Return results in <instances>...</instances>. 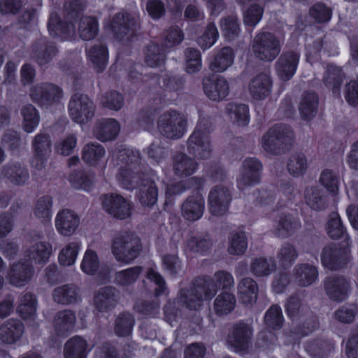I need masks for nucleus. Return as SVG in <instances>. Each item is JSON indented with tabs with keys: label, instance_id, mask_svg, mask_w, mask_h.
<instances>
[{
	"label": "nucleus",
	"instance_id": "423d86ee",
	"mask_svg": "<svg viewBox=\"0 0 358 358\" xmlns=\"http://www.w3.org/2000/svg\"><path fill=\"white\" fill-rule=\"evenodd\" d=\"M293 137L290 128L283 125H275L262 136L261 145L268 153L277 155L284 149Z\"/></svg>",
	"mask_w": 358,
	"mask_h": 358
},
{
	"label": "nucleus",
	"instance_id": "6e6d98bb",
	"mask_svg": "<svg viewBox=\"0 0 358 358\" xmlns=\"http://www.w3.org/2000/svg\"><path fill=\"white\" fill-rule=\"evenodd\" d=\"M287 170L294 177L303 175L308 167L307 158L302 153L292 155L287 162Z\"/></svg>",
	"mask_w": 358,
	"mask_h": 358
},
{
	"label": "nucleus",
	"instance_id": "de8ad7c7",
	"mask_svg": "<svg viewBox=\"0 0 358 358\" xmlns=\"http://www.w3.org/2000/svg\"><path fill=\"white\" fill-rule=\"evenodd\" d=\"M94 176L83 171H75L71 173L69 180L71 185L77 189L90 191L93 185Z\"/></svg>",
	"mask_w": 358,
	"mask_h": 358
},
{
	"label": "nucleus",
	"instance_id": "680f3d73",
	"mask_svg": "<svg viewBox=\"0 0 358 358\" xmlns=\"http://www.w3.org/2000/svg\"><path fill=\"white\" fill-rule=\"evenodd\" d=\"M164 268L171 275L177 276L183 272V266L181 261L176 254H166L162 257Z\"/></svg>",
	"mask_w": 358,
	"mask_h": 358
},
{
	"label": "nucleus",
	"instance_id": "bb28decb",
	"mask_svg": "<svg viewBox=\"0 0 358 358\" xmlns=\"http://www.w3.org/2000/svg\"><path fill=\"white\" fill-rule=\"evenodd\" d=\"M118 300V292L111 286L100 288L94 294V305L100 311L115 307Z\"/></svg>",
	"mask_w": 358,
	"mask_h": 358
},
{
	"label": "nucleus",
	"instance_id": "774afa93",
	"mask_svg": "<svg viewBox=\"0 0 358 358\" xmlns=\"http://www.w3.org/2000/svg\"><path fill=\"white\" fill-rule=\"evenodd\" d=\"M77 145V137L73 134H70L61 138L55 145L56 151L62 155H70Z\"/></svg>",
	"mask_w": 358,
	"mask_h": 358
},
{
	"label": "nucleus",
	"instance_id": "b1692460",
	"mask_svg": "<svg viewBox=\"0 0 358 358\" xmlns=\"http://www.w3.org/2000/svg\"><path fill=\"white\" fill-rule=\"evenodd\" d=\"M120 131V126L116 120L106 118L96 122L92 134L98 140L105 142L115 139Z\"/></svg>",
	"mask_w": 358,
	"mask_h": 358
},
{
	"label": "nucleus",
	"instance_id": "7ed1b4c3",
	"mask_svg": "<svg viewBox=\"0 0 358 358\" xmlns=\"http://www.w3.org/2000/svg\"><path fill=\"white\" fill-rule=\"evenodd\" d=\"M141 249L139 238L131 233H119L113 238L111 252L120 263L131 264L138 256Z\"/></svg>",
	"mask_w": 358,
	"mask_h": 358
},
{
	"label": "nucleus",
	"instance_id": "864d4df0",
	"mask_svg": "<svg viewBox=\"0 0 358 358\" xmlns=\"http://www.w3.org/2000/svg\"><path fill=\"white\" fill-rule=\"evenodd\" d=\"M99 27L96 18L93 17H83L79 23L78 31L80 38L85 41L93 39L98 34Z\"/></svg>",
	"mask_w": 358,
	"mask_h": 358
},
{
	"label": "nucleus",
	"instance_id": "603ef678",
	"mask_svg": "<svg viewBox=\"0 0 358 358\" xmlns=\"http://www.w3.org/2000/svg\"><path fill=\"white\" fill-rule=\"evenodd\" d=\"M236 303V298L232 294L223 292L216 297L214 301V310L217 315H227L234 310Z\"/></svg>",
	"mask_w": 358,
	"mask_h": 358
},
{
	"label": "nucleus",
	"instance_id": "58836bf2",
	"mask_svg": "<svg viewBox=\"0 0 358 358\" xmlns=\"http://www.w3.org/2000/svg\"><path fill=\"white\" fill-rule=\"evenodd\" d=\"M304 196L307 205L314 210H323L327 207V198L317 186L307 187Z\"/></svg>",
	"mask_w": 358,
	"mask_h": 358
},
{
	"label": "nucleus",
	"instance_id": "0e129e2a",
	"mask_svg": "<svg viewBox=\"0 0 358 358\" xmlns=\"http://www.w3.org/2000/svg\"><path fill=\"white\" fill-rule=\"evenodd\" d=\"M186 71L193 73L199 71L201 68V55L199 50L187 48L185 50Z\"/></svg>",
	"mask_w": 358,
	"mask_h": 358
},
{
	"label": "nucleus",
	"instance_id": "5fc2aeb1",
	"mask_svg": "<svg viewBox=\"0 0 358 358\" xmlns=\"http://www.w3.org/2000/svg\"><path fill=\"white\" fill-rule=\"evenodd\" d=\"M320 184L331 194L337 195L339 192V177L338 174L331 169L323 170L320 176Z\"/></svg>",
	"mask_w": 358,
	"mask_h": 358
},
{
	"label": "nucleus",
	"instance_id": "5701e85b",
	"mask_svg": "<svg viewBox=\"0 0 358 358\" xmlns=\"http://www.w3.org/2000/svg\"><path fill=\"white\" fill-rule=\"evenodd\" d=\"M4 178L16 185H24L29 178V171L20 162L11 161L0 171V178Z\"/></svg>",
	"mask_w": 358,
	"mask_h": 358
},
{
	"label": "nucleus",
	"instance_id": "69168bd1",
	"mask_svg": "<svg viewBox=\"0 0 358 358\" xmlns=\"http://www.w3.org/2000/svg\"><path fill=\"white\" fill-rule=\"evenodd\" d=\"M134 324L131 315L123 313L120 315L115 321V331L120 336H129Z\"/></svg>",
	"mask_w": 358,
	"mask_h": 358
},
{
	"label": "nucleus",
	"instance_id": "39448f33",
	"mask_svg": "<svg viewBox=\"0 0 358 358\" xmlns=\"http://www.w3.org/2000/svg\"><path fill=\"white\" fill-rule=\"evenodd\" d=\"M157 124L158 131L162 136L176 140L187 133L188 120L184 113L169 110L159 115Z\"/></svg>",
	"mask_w": 358,
	"mask_h": 358
},
{
	"label": "nucleus",
	"instance_id": "cd10ccee",
	"mask_svg": "<svg viewBox=\"0 0 358 358\" xmlns=\"http://www.w3.org/2000/svg\"><path fill=\"white\" fill-rule=\"evenodd\" d=\"M294 280L301 287H308L313 284L318 278L317 268L311 264H297L292 271Z\"/></svg>",
	"mask_w": 358,
	"mask_h": 358
},
{
	"label": "nucleus",
	"instance_id": "a878e982",
	"mask_svg": "<svg viewBox=\"0 0 358 358\" xmlns=\"http://www.w3.org/2000/svg\"><path fill=\"white\" fill-rule=\"evenodd\" d=\"M258 293V284L252 278L245 277L238 282L237 294L241 303L252 306L257 302Z\"/></svg>",
	"mask_w": 358,
	"mask_h": 358
},
{
	"label": "nucleus",
	"instance_id": "c03bdc74",
	"mask_svg": "<svg viewBox=\"0 0 358 358\" xmlns=\"http://www.w3.org/2000/svg\"><path fill=\"white\" fill-rule=\"evenodd\" d=\"M80 243L78 241H72L66 243L59 252V263L64 266L73 265L80 250Z\"/></svg>",
	"mask_w": 358,
	"mask_h": 358
},
{
	"label": "nucleus",
	"instance_id": "6e6552de",
	"mask_svg": "<svg viewBox=\"0 0 358 358\" xmlns=\"http://www.w3.org/2000/svg\"><path fill=\"white\" fill-rule=\"evenodd\" d=\"M263 166L256 157H248L241 164L236 185L239 190L245 191L261 182Z\"/></svg>",
	"mask_w": 358,
	"mask_h": 358
},
{
	"label": "nucleus",
	"instance_id": "4be33fe9",
	"mask_svg": "<svg viewBox=\"0 0 358 358\" xmlns=\"http://www.w3.org/2000/svg\"><path fill=\"white\" fill-rule=\"evenodd\" d=\"M273 82L269 75L262 73L253 77L248 83V92L257 101L264 100L271 93Z\"/></svg>",
	"mask_w": 358,
	"mask_h": 358
},
{
	"label": "nucleus",
	"instance_id": "72a5a7b5",
	"mask_svg": "<svg viewBox=\"0 0 358 358\" xmlns=\"http://www.w3.org/2000/svg\"><path fill=\"white\" fill-rule=\"evenodd\" d=\"M318 97L313 92H305L300 100L299 110L302 119L309 120L317 114Z\"/></svg>",
	"mask_w": 358,
	"mask_h": 358
},
{
	"label": "nucleus",
	"instance_id": "c85d7f7f",
	"mask_svg": "<svg viewBox=\"0 0 358 358\" xmlns=\"http://www.w3.org/2000/svg\"><path fill=\"white\" fill-rule=\"evenodd\" d=\"M138 21V17L121 12L113 17L109 28L117 37L122 38V35H126L129 30L134 28Z\"/></svg>",
	"mask_w": 358,
	"mask_h": 358
},
{
	"label": "nucleus",
	"instance_id": "4d7b16f0",
	"mask_svg": "<svg viewBox=\"0 0 358 358\" xmlns=\"http://www.w3.org/2000/svg\"><path fill=\"white\" fill-rule=\"evenodd\" d=\"M23 117V128L27 133H31L39 124V115L36 109L31 105L24 106L21 110Z\"/></svg>",
	"mask_w": 358,
	"mask_h": 358
},
{
	"label": "nucleus",
	"instance_id": "e433bc0d",
	"mask_svg": "<svg viewBox=\"0 0 358 358\" xmlns=\"http://www.w3.org/2000/svg\"><path fill=\"white\" fill-rule=\"evenodd\" d=\"M76 315L69 310L58 312L54 320V328L59 336H64L71 331L75 326Z\"/></svg>",
	"mask_w": 358,
	"mask_h": 358
},
{
	"label": "nucleus",
	"instance_id": "c756f323",
	"mask_svg": "<svg viewBox=\"0 0 358 358\" xmlns=\"http://www.w3.org/2000/svg\"><path fill=\"white\" fill-rule=\"evenodd\" d=\"M106 150L98 143H90L86 144L82 150V159L87 164L97 166L102 164L105 167Z\"/></svg>",
	"mask_w": 358,
	"mask_h": 358
},
{
	"label": "nucleus",
	"instance_id": "f3484780",
	"mask_svg": "<svg viewBox=\"0 0 358 358\" xmlns=\"http://www.w3.org/2000/svg\"><path fill=\"white\" fill-rule=\"evenodd\" d=\"M103 207L115 217L123 220L131 215L130 203L118 194H106L103 197Z\"/></svg>",
	"mask_w": 358,
	"mask_h": 358
},
{
	"label": "nucleus",
	"instance_id": "393cba45",
	"mask_svg": "<svg viewBox=\"0 0 358 358\" xmlns=\"http://www.w3.org/2000/svg\"><path fill=\"white\" fill-rule=\"evenodd\" d=\"M34 273V269L29 263L18 262L11 266L7 278L13 285L22 287L31 280Z\"/></svg>",
	"mask_w": 358,
	"mask_h": 358
},
{
	"label": "nucleus",
	"instance_id": "37998d69",
	"mask_svg": "<svg viewBox=\"0 0 358 358\" xmlns=\"http://www.w3.org/2000/svg\"><path fill=\"white\" fill-rule=\"evenodd\" d=\"M80 268L87 275L101 273L102 265L96 251L92 249L86 250L81 262Z\"/></svg>",
	"mask_w": 358,
	"mask_h": 358
},
{
	"label": "nucleus",
	"instance_id": "f704fd0d",
	"mask_svg": "<svg viewBox=\"0 0 358 358\" xmlns=\"http://www.w3.org/2000/svg\"><path fill=\"white\" fill-rule=\"evenodd\" d=\"M234 61L233 50L231 48L224 47L215 55L209 64V68L212 71L222 73L234 64Z\"/></svg>",
	"mask_w": 358,
	"mask_h": 358
},
{
	"label": "nucleus",
	"instance_id": "f03ea898",
	"mask_svg": "<svg viewBox=\"0 0 358 358\" xmlns=\"http://www.w3.org/2000/svg\"><path fill=\"white\" fill-rule=\"evenodd\" d=\"M234 285L233 275L226 271H216L212 278L197 282L189 288L182 289L178 296V302L182 306L196 310L204 300L211 299L218 289H229Z\"/></svg>",
	"mask_w": 358,
	"mask_h": 358
},
{
	"label": "nucleus",
	"instance_id": "473e14b6",
	"mask_svg": "<svg viewBox=\"0 0 358 358\" xmlns=\"http://www.w3.org/2000/svg\"><path fill=\"white\" fill-rule=\"evenodd\" d=\"M37 300L31 293L22 294L19 299L17 312L22 318L27 322H33L36 317Z\"/></svg>",
	"mask_w": 358,
	"mask_h": 358
},
{
	"label": "nucleus",
	"instance_id": "2eb2a0df",
	"mask_svg": "<svg viewBox=\"0 0 358 358\" xmlns=\"http://www.w3.org/2000/svg\"><path fill=\"white\" fill-rule=\"evenodd\" d=\"M251 336L249 325L243 322L236 324L227 337L229 348L236 352H244L250 347Z\"/></svg>",
	"mask_w": 358,
	"mask_h": 358
},
{
	"label": "nucleus",
	"instance_id": "a18cd8bd",
	"mask_svg": "<svg viewBox=\"0 0 358 358\" xmlns=\"http://www.w3.org/2000/svg\"><path fill=\"white\" fill-rule=\"evenodd\" d=\"M48 28L51 36H61L62 38H66L75 29L72 24L61 22L59 16L55 13L50 15Z\"/></svg>",
	"mask_w": 358,
	"mask_h": 358
},
{
	"label": "nucleus",
	"instance_id": "412c9836",
	"mask_svg": "<svg viewBox=\"0 0 358 358\" xmlns=\"http://www.w3.org/2000/svg\"><path fill=\"white\" fill-rule=\"evenodd\" d=\"M203 85L206 95L213 101H220L229 94V83L222 76L204 79Z\"/></svg>",
	"mask_w": 358,
	"mask_h": 358
},
{
	"label": "nucleus",
	"instance_id": "f257e3e1",
	"mask_svg": "<svg viewBox=\"0 0 358 358\" xmlns=\"http://www.w3.org/2000/svg\"><path fill=\"white\" fill-rule=\"evenodd\" d=\"M118 173L116 180L126 189H134L141 182L138 198L143 206H152L157 200L158 189L155 181L145 178L141 172V157L138 150L122 148L113 153Z\"/></svg>",
	"mask_w": 358,
	"mask_h": 358
},
{
	"label": "nucleus",
	"instance_id": "7c9ffc66",
	"mask_svg": "<svg viewBox=\"0 0 358 358\" xmlns=\"http://www.w3.org/2000/svg\"><path fill=\"white\" fill-rule=\"evenodd\" d=\"M197 169L196 162L183 153L176 154L173 157V171L179 178H186L192 175Z\"/></svg>",
	"mask_w": 358,
	"mask_h": 358
},
{
	"label": "nucleus",
	"instance_id": "6ab92c4d",
	"mask_svg": "<svg viewBox=\"0 0 358 358\" xmlns=\"http://www.w3.org/2000/svg\"><path fill=\"white\" fill-rule=\"evenodd\" d=\"M30 96L33 101L40 105H49L59 99L62 91L53 84L43 83L31 88Z\"/></svg>",
	"mask_w": 358,
	"mask_h": 358
},
{
	"label": "nucleus",
	"instance_id": "3c124183",
	"mask_svg": "<svg viewBox=\"0 0 358 358\" xmlns=\"http://www.w3.org/2000/svg\"><path fill=\"white\" fill-rule=\"evenodd\" d=\"M275 264L271 259L259 257L254 259L250 264L252 273L257 277L270 275L275 269Z\"/></svg>",
	"mask_w": 358,
	"mask_h": 358
},
{
	"label": "nucleus",
	"instance_id": "13d9d810",
	"mask_svg": "<svg viewBox=\"0 0 358 358\" xmlns=\"http://www.w3.org/2000/svg\"><path fill=\"white\" fill-rule=\"evenodd\" d=\"M52 198L49 196H44L37 200L34 213L35 216L43 222L50 221L52 214Z\"/></svg>",
	"mask_w": 358,
	"mask_h": 358
},
{
	"label": "nucleus",
	"instance_id": "2f4dec72",
	"mask_svg": "<svg viewBox=\"0 0 358 358\" xmlns=\"http://www.w3.org/2000/svg\"><path fill=\"white\" fill-rule=\"evenodd\" d=\"M24 326L20 321L8 320L0 327V339L5 343H14L22 336Z\"/></svg>",
	"mask_w": 358,
	"mask_h": 358
},
{
	"label": "nucleus",
	"instance_id": "4468645a",
	"mask_svg": "<svg viewBox=\"0 0 358 358\" xmlns=\"http://www.w3.org/2000/svg\"><path fill=\"white\" fill-rule=\"evenodd\" d=\"M32 148L34 155L31 159V166L33 169L41 171L45 167L51 153L50 137L44 134H37L32 141Z\"/></svg>",
	"mask_w": 358,
	"mask_h": 358
},
{
	"label": "nucleus",
	"instance_id": "1a4fd4ad",
	"mask_svg": "<svg viewBox=\"0 0 358 358\" xmlns=\"http://www.w3.org/2000/svg\"><path fill=\"white\" fill-rule=\"evenodd\" d=\"M41 232H32L29 235V245L24 252V257L27 261L34 262L36 264H46L52 252V245L47 241H37L42 238Z\"/></svg>",
	"mask_w": 358,
	"mask_h": 358
},
{
	"label": "nucleus",
	"instance_id": "4c0bfd02",
	"mask_svg": "<svg viewBox=\"0 0 358 358\" xmlns=\"http://www.w3.org/2000/svg\"><path fill=\"white\" fill-rule=\"evenodd\" d=\"M52 296L55 302L67 305L78 301L79 290L73 285H64L56 287L53 290Z\"/></svg>",
	"mask_w": 358,
	"mask_h": 358
},
{
	"label": "nucleus",
	"instance_id": "49530a36",
	"mask_svg": "<svg viewBox=\"0 0 358 358\" xmlns=\"http://www.w3.org/2000/svg\"><path fill=\"white\" fill-rule=\"evenodd\" d=\"M248 248L247 236L243 231H233L229 237L227 251L232 255H241Z\"/></svg>",
	"mask_w": 358,
	"mask_h": 358
},
{
	"label": "nucleus",
	"instance_id": "dca6fc26",
	"mask_svg": "<svg viewBox=\"0 0 358 358\" xmlns=\"http://www.w3.org/2000/svg\"><path fill=\"white\" fill-rule=\"evenodd\" d=\"M80 222V217L76 212L70 209H62L56 215L55 226L60 235L71 236L78 229Z\"/></svg>",
	"mask_w": 358,
	"mask_h": 358
},
{
	"label": "nucleus",
	"instance_id": "ea45409f",
	"mask_svg": "<svg viewBox=\"0 0 358 358\" xmlns=\"http://www.w3.org/2000/svg\"><path fill=\"white\" fill-rule=\"evenodd\" d=\"M90 351L87 349V341L76 336L70 338L64 347L65 358H85V354Z\"/></svg>",
	"mask_w": 358,
	"mask_h": 358
},
{
	"label": "nucleus",
	"instance_id": "052dcab7",
	"mask_svg": "<svg viewBox=\"0 0 358 358\" xmlns=\"http://www.w3.org/2000/svg\"><path fill=\"white\" fill-rule=\"evenodd\" d=\"M220 29L223 36L227 40H233L236 38L241 31L238 19L236 16H229L222 20L220 22Z\"/></svg>",
	"mask_w": 358,
	"mask_h": 358
},
{
	"label": "nucleus",
	"instance_id": "20e7f679",
	"mask_svg": "<svg viewBox=\"0 0 358 358\" xmlns=\"http://www.w3.org/2000/svg\"><path fill=\"white\" fill-rule=\"evenodd\" d=\"M210 131V120L206 117H200L194 132L187 141V150L190 154L201 159L210 157L212 152L209 138Z\"/></svg>",
	"mask_w": 358,
	"mask_h": 358
},
{
	"label": "nucleus",
	"instance_id": "e2e57ef3",
	"mask_svg": "<svg viewBox=\"0 0 358 358\" xmlns=\"http://www.w3.org/2000/svg\"><path fill=\"white\" fill-rule=\"evenodd\" d=\"M219 33L214 23L208 24L203 34L198 39V44L203 50L211 48L217 41Z\"/></svg>",
	"mask_w": 358,
	"mask_h": 358
},
{
	"label": "nucleus",
	"instance_id": "9d476101",
	"mask_svg": "<svg viewBox=\"0 0 358 358\" xmlns=\"http://www.w3.org/2000/svg\"><path fill=\"white\" fill-rule=\"evenodd\" d=\"M68 108L72 120L80 124L92 118L95 109L88 96L80 93H76L71 97Z\"/></svg>",
	"mask_w": 358,
	"mask_h": 358
},
{
	"label": "nucleus",
	"instance_id": "aec40b11",
	"mask_svg": "<svg viewBox=\"0 0 358 358\" xmlns=\"http://www.w3.org/2000/svg\"><path fill=\"white\" fill-rule=\"evenodd\" d=\"M299 59V54L294 51H288L281 55L275 64L278 77L285 81L290 80L296 71Z\"/></svg>",
	"mask_w": 358,
	"mask_h": 358
},
{
	"label": "nucleus",
	"instance_id": "79ce46f5",
	"mask_svg": "<svg viewBox=\"0 0 358 358\" xmlns=\"http://www.w3.org/2000/svg\"><path fill=\"white\" fill-rule=\"evenodd\" d=\"M227 112L230 120L238 126L249 123V108L245 104L230 103L227 105Z\"/></svg>",
	"mask_w": 358,
	"mask_h": 358
},
{
	"label": "nucleus",
	"instance_id": "a211bd4d",
	"mask_svg": "<svg viewBox=\"0 0 358 358\" xmlns=\"http://www.w3.org/2000/svg\"><path fill=\"white\" fill-rule=\"evenodd\" d=\"M205 199L199 193L187 197L182 203L180 213L187 222H193L200 220L204 213Z\"/></svg>",
	"mask_w": 358,
	"mask_h": 358
},
{
	"label": "nucleus",
	"instance_id": "9b49d317",
	"mask_svg": "<svg viewBox=\"0 0 358 358\" xmlns=\"http://www.w3.org/2000/svg\"><path fill=\"white\" fill-rule=\"evenodd\" d=\"M232 201V191L223 185L214 186L209 192L208 204L210 213L215 216H222L228 210Z\"/></svg>",
	"mask_w": 358,
	"mask_h": 358
},
{
	"label": "nucleus",
	"instance_id": "0eeeda50",
	"mask_svg": "<svg viewBox=\"0 0 358 358\" xmlns=\"http://www.w3.org/2000/svg\"><path fill=\"white\" fill-rule=\"evenodd\" d=\"M252 51L261 60L273 61L280 52V41L271 32H260L254 38Z\"/></svg>",
	"mask_w": 358,
	"mask_h": 358
},
{
	"label": "nucleus",
	"instance_id": "8fccbe9b",
	"mask_svg": "<svg viewBox=\"0 0 358 358\" xmlns=\"http://www.w3.org/2000/svg\"><path fill=\"white\" fill-rule=\"evenodd\" d=\"M301 227V222L298 218L290 215H282L278 221V225L275 229V234L280 237H287L294 233Z\"/></svg>",
	"mask_w": 358,
	"mask_h": 358
},
{
	"label": "nucleus",
	"instance_id": "bf43d9fd",
	"mask_svg": "<svg viewBox=\"0 0 358 358\" xmlns=\"http://www.w3.org/2000/svg\"><path fill=\"white\" fill-rule=\"evenodd\" d=\"M141 272L142 268L140 266L122 270L115 273V282L121 286H128L137 280Z\"/></svg>",
	"mask_w": 358,
	"mask_h": 358
},
{
	"label": "nucleus",
	"instance_id": "09e8293b",
	"mask_svg": "<svg viewBox=\"0 0 358 358\" xmlns=\"http://www.w3.org/2000/svg\"><path fill=\"white\" fill-rule=\"evenodd\" d=\"M298 255L296 247L289 243H285L280 248L276 258L280 266L286 268L295 262Z\"/></svg>",
	"mask_w": 358,
	"mask_h": 358
},
{
	"label": "nucleus",
	"instance_id": "f8f14e48",
	"mask_svg": "<svg viewBox=\"0 0 358 358\" xmlns=\"http://www.w3.org/2000/svg\"><path fill=\"white\" fill-rule=\"evenodd\" d=\"M324 289L327 296L333 301L345 300L351 291V283L342 275H331L324 280Z\"/></svg>",
	"mask_w": 358,
	"mask_h": 358
},
{
	"label": "nucleus",
	"instance_id": "a19ab883",
	"mask_svg": "<svg viewBox=\"0 0 358 358\" xmlns=\"http://www.w3.org/2000/svg\"><path fill=\"white\" fill-rule=\"evenodd\" d=\"M344 78L341 69L336 66H327L323 82L325 86L332 90L334 94L340 95V87Z\"/></svg>",
	"mask_w": 358,
	"mask_h": 358
},
{
	"label": "nucleus",
	"instance_id": "ddd939ff",
	"mask_svg": "<svg viewBox=\"0 0 358 358\" xmlns=\"http://www.w3.org/2000/svg\"><path fill=\"white\" fill-rule=\"evenodd\" d=\"M350 259V251L348 248L341 250L333 245H328L324 248L321 254L322 265L331 271L345 268Z\"/></svg>",
	"mask_w": 358,
	"mask_h": 358
},
{
	"label": "nucleus",
	"instance_id": "338daca9",
	"mask_svg": "<svg viewBox=\"0 0 358 358\" xmlns=\"http://www.w3.org/2000/svg\"><path fill=\"white\" fill-rule=\"evenodd\" d=\"M265 323L272 329H280L283 322L281 308L276 305L272 306L266 313Z\"/></svg>",
	"mask_w": 358,
	"mask_h": 358
},
{
	"label": "nucleus",
	"instance_id": "c9c22d12",
	"mask_svg": "<svg viewBox=\"0 0 358 358\" xmlns=\"http://www.w3.org/2000/svg\"><path fill=\"white\" fill-rule=\"evenodd\" d=\"M87 56L97 72L105 69L108 59V52L106 45L101 42L94 44L88 50Z\"/></svg>",
	"mask_w": 358,
	"mask_h": 358
}]
</instances>
